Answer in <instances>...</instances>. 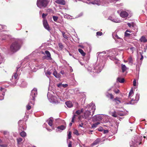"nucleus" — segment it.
<instances>
[{
  "label": "nucleus",
  "instance_id": "a211bd4d",
  "mask_svg": "<svg viewBox=\"0 0 147 147\" xmlns=\"http://www.w3.org/2000/svg\"><path fill=\"white\" fill-rule=\"evenodd\" d=\"M34 101L29 99V102L28 105L26 106V109L28 110H30L31 108V106L30 105H34Z\"/></svg>",
  "mask_w": 147,
  "mask_h": 147
},
{
  "label": "nucleus",
  "instance_id": "412c9836",
  "mask_svg": "<svg viewBox=\"0 0 147 147\" xmlns=\"http://www.w3.org/2000/svg\"><path fill=\"white\" fill-rule=\"evenodd\" d=\"M20 66L17 67V70L16 73H15L13 74V75L12 76V78L10 79L11 81H12L11 80L13 79V76L14 77L15 79H17L18 77V73L19 69L20 68Z\"/></svg>",
  "mask_w": 147,
  "mask_h": 147
},
{
  "label": "nucleus",
  "instance_id": "a878e982",
  "mask_svg": "<svg viewBox=\"0 0 147 147\" xmlns=\"http://www.w3.org/2000/svg\"><path fill=\"white\" fill-rule=\"evenodd\" d=\"M22 123L23 121L22 120H20L18 121V123L19 127V129H21L22 128L23 130H25L26 129V128H24L23 126H21Z\"/></svg>",
  "mask_w": 147,
  "mask_h": 147
},
{
  "label": "nucleus",
  "instance_id": "49530a36",
  "mask_svg": "<svg viewBox=\"0 0 147 147\" xmlns=\"http://www.w3.org/2000/svg\"><path fill=\"white\" fill-rule=\"evenodd\" d=\"M127 32H131L128 30H127L125 31V33L124 35H125V37H128L131 35L130 34L127 33Z\"/></svg>",
  "mask_w": 147,
  "mask_h": 147
},
{
  "label": "nucleus",
  "instance_id": "09e8293b",
  "mask_svg": "<svg viewBox=\"0 0 147 147\" xmlns=\"http://www.w3.org/2000/svg\"><path fill=\"white\" fill-rule=\"evenodd\" d=\"M0 90L1 93L4 92V93H5V92L6 91V90L3 88L1 87L0 88Z\"/></svg>",
  "mask_w": 147,
  "mask_h": 147
},
{
  "label": "nucleus",
  "instance_id": "a19ab883",
  "mask_svg": "<svg viewBox=\"0 0 147 147\" xmlns=\"http://www.w3.org/2000/svg\"><path fill=\"white\" fill-rule=\"evenodd\" d=\"M117 80L119 82L121 83H123L124 82V78H117Z\"/></svg>",
  "mask_w": 147,
  "mask_h": 147
},
{
  "label": "nucleus",
  "instance_id": "e2e57ef3",
  "mask_svg": "<svg viewBox=\"0 0 147 147\" xmlns=\"http://www.w3.org/2000/svg\"><path fill=\"white\" fill-rule=\"evenodd\" d=\"M44 65L42 63H41L38 65V67L39 68H41L43 67Z\"/></svg>",
  "mask_w": 147,
  "mask_h": 147
},
{
  "label": "nucleus",
  "instance_id": "c85d7f7f",
  "mask_svg": "<svg viewBox=\"0 0 147 147\" xmlns=\"http://www.w3.org/2000/svg\"><path fill=\"white\" fill-rule=\"evenodd\" d=\"M128 68L126 67L125 65L122 64H121V69L122 70V72L124 73Z\"/></svg>",
  "mask_w": 147,
  "mask_h": 147
},
{
  "label": "nucleus",
  "instance_id": "603ef678",
  "mask_svg": "<svg viewBox=\"0 0 147 147\" xmlns=\"http://www.w3.org/2000/svg\"><path fill=\"white\" fill-rule=\"evenodd\" d=\"M53 18L54 21L56 22L58 19V17L57 16H53Z\"/></svg>",
  "mask_w": 147,
  "mask_h": 147
},
{
  "label": "nucleus",
  "instance_id": "e433bc0d",
  "mask_svg": "<svg viewBox=\"0 0 147 147\" xmlns=\"http://www.w3.org/2000/svg\"><path fill=\"white\" fill-rule=\"evenodd\" d=\"M100 124L99 122H98L97 123L93 124L92 125L91 127L92 128H94L96 127L98 125Z\"/></svg>",
  "mask_w": 147,
  "mask_h": 147
},
{
  "label": "nucleus",
  "instance_id": "ea45409f",
  "mask_svg": "<svg viewBox=\"0 0 147 147\" xmlns=\"http://www.w3.org/2000/svg\"><path fill=\"white\" fill-rule=\"evenodd\" d=\"M5 95V93L4 92H1L0 93V100H2L4 99Z\"/></svg>",
  "mask_w": 147,
  "mask_h": 147
},
{
  "label": "nucleus",
  "instance_id": "39448f33",
  "mask_svg": "<svg viewBox=\"0 0 147 147\" xmlns=\"http://www.w3.org/2000/svg\"><path fill=\"white\" fill-rule=\"evenodd\" d=\"M49 3L48 0H37L36 5L39 8L44 9L47 6Z\"/></svg>",
  "mask_w": 147,
  "mask_h": 147
},
{
  "label": "nucleus",
  "instance_id": "6e6552de",
  "mask_svg": "<svg viewBox=\"0 0 147 147\" xmlns=\"http://www.w3.org/2000/svg\"><path fill=\"white\" fill-rule=\"evenodd\" d=\"M117 51L118 49H113L110 51L108 57H110L111 60H113L117 59L116 56L118 55Z\"/></svg>",
  "mask_w": 147,
  "mask_h": 147
},
{
  "label": "nucleus",
  "instance_id": "680f3d73",
  "mask_svg": "<svg viewBox=\"0 0 147 147\" xmlns=\"http://www.w3.org/2000/svg\"><path fill=\"white\" fill-rule=\"evenodd\" d=\"M133 84L134 86H136V80L135 79L134 80L133 82Z\"/></svg>",
  "mask_w": 147,
  "mask_h": 147
},
{
  "label": "nucleus",
  "instance_id": "f03ea898",
  "mask_svg": "<svg viewBox=\"0 0 147 147\" xmlns=\"http://www.w3.org/2000/svg\"><path fill=\"white\" fill-rule=\"evenodd\" d=\"M84 109L85 112L83 116V117L89 120L94 114L96 109L95 105L93 103H91L85 107Z\"/></svg>",
  "mask_w": 147,
  "mask_h": 147
},
{
  "label": "nucleus",
  "instance_id": "aec40b11",
  "mask_svg": "<svg viewBox=\"0 0 147 147\" xmlns=\"http://www.w3.org/2000/svg\"><path fill=\"white\" fill-rule=\"evenodd\" d=\"M29 58L28 56H27L22 61V62L21 63L22 65H23L22 67H24V65L26 63L29 61Z\"/></svg>",
  "mask_w": 147,
  "mask_h": 147
},
{
  "label": "nucleus",
  "instance_id": "ddd939ff",
  "mask_svg": "<svg viewBox=\"0 0 147 147\" xmlns=\"http://www.w3.org/2000/svg\"><path fill=\"white\" fill-rule=\"evenodd\" d=\"M86 3H87L89 4H92L93 5H102L104 6H106L105 4H103L100 1V0H95L92 2H90L89 3H88L87 2H86Z\"/></svg>",
  "mask_w": 147,
  "mask_h": 147
},
{
  "label": "nucleus",
  "instance_id": "2eb2a0df",
  "mask_svg": "<svg viewBox=\"0 0 147 147\" xmlns=\"http://www.w3.org/2000/svg\"><path fill=\"white\" fill-rule=\"evenodd\" d=\"M103 118L102 116L99 115H97L94 116L92 118L93 121H100Z\"/></svg>",
  "mask_w": 147,
  "mask_h": 147
},
{
  "label": "nucleus",
  "instance_id": "cd10ccee",
  "mask_svg": "<svg viewBox=\"0 0 147 147\" xmlns=\"http://www.w3.org/2000/svg\"><path fill=\"white\" fill-rule=\"evenodd\" d=\"M112 36L113 38L114 39L115 41L121 38L115 33H113L112 34Z\"/></svg>",
  "mask_w": 147,
  "mask_h": 147
},
{
  "label": "nucleus",
  "instance_id": "473e14b6",
  "mask_svg": "<svg viewBox=\"0 0 147 147\" xmlns=\"http://www.w3.org/2000/svg\"><path fill=\"white\" fill-rule=\"evenodd\" d=\"M53 74L57 78H59L60 77V75L58 74L55 69L53 72Z\"/></svg>",
  "mask_w": 147,
  "mask_h": 147
},
{
  "label": "nucleus",
  "instance_id": "dca6fc26",
  "mask_svg": "<svg viewBox=\"0 0 147 147\" xmlns=\"http://www.w3.org/2000/svg\"><path fill=\"white\" fill-rule=\"evenodd\" d=\"M78 46L84 49L85 50H86V51L88 52H90L91 51V46L89 45H87L86 47H84L83 45H79Z\"/></svg>",
  "mask_w": 147,
  "mask_h": 147
},
{
  "label": "nucleus",
  "instance_id": "c03bdc74",
  "mask_svg": "<svg viewBox=\"0 0 147 147\" xmlns=\"http://www.w3.org/2000/svg\"><path fill=\"white\" fill-rule=\"evenodd\" d=\"M27 85V84L26 82H23L21 83L20 85V86L22 87H26Z\"/></svg>",
  "mask_w": 147,
  "mask_h": 147
},
{
  "label": "nucleus",
  "instance_id": "79ce46f5",
  "mask_svg": "<svg viewBox=\"0 0 147 147\" xmlns=\"http://www.w3.org/2000/svg\"><path fill=\"white\" fill-rule=\"evenodd\" d=\"M20 136L23 137H24L26 136V133L24 131H22V132L20 133Z\"/></svg>",
  "mask_w": 147,
  "mask_h": 147
},
{
  "label": "nucleus",
  "instance_id": "4d7b16f0",
  "mask_svg": "<svg viewBox=\"0 0 147 147\" xmlns=\"http://www.w3.org/2000/svg\"><path fill=\"white\" fill-rule=\"evenodd\" d=\"M59 47L61 48L62 49L63 48V45L61 43H59L58 44Z\"/></svg>",
  "mask_w": 147,
  "mask_h": 147
},
{
  "label": "nucleus",
  "instance_id": "0e129e2a",
  "mask_svg": "<svg viewBox=\"0 0 147 147\" xmlns=\"http://www.w3.org/2000/svg\"><path fill=\"white\" fill-rule=\"evenodd\" d=\"M76 116V115H74L72 117V119H71V122H74V119L75 118V117Z\"/></svg>",
  "mask_w": 147,
  "mask_h": 147
},
{
  "label": "nucleus",
  "instance_id": "20e7f679",
  "mask_svg": "<svg viewBox=\"0 0 147 147\" xmlns=\"http://www.w3.org/2000/svg\"><path fill=\"white\" fill-rule=\"evenodd\" d=\"M6 28V26L0 24V39L2 40H5L9 37V35L6 34L7 33L6 31L1 30L2 29H5Z\"/></svg>",
  "mask_w": 147,
  "mask_h": 147
},
{
  "label": "nucleus",
  "instance_id": "4c0bfd02",
  "mask_svg": "<svg viewBox=\"0 0 147 147\" xmlns=\"http://www.w3.org/2000/svg\"><path fill=\"white\" fill-rule=\"evenodd\" d=\"M83 111V109H82L81 110H78L77 111H76L75 113L78 115H80L81 114V113H82Z\"/></svg>",
  "mask_w": 147,
  "mask_h": 147
},
{
  "label": "nucleus",
  "instance_id": "8fccbe9b",
  "mask_svg": "<svg viewBox=\"0 0 147 147\" xmlns=\"http://www.w3.org/2000/svg\"><path fill=\"white\" fill-rule=\"evenodd\" d=\"M64 17L65 18H69L70 16L69 15L67 14L66 13L63 14Z\"/></svg>",
  "mask_w": 147,
  "mask_h": 147
},
{
  "label": "nucleus",
  "instance_id": "c756f323",
  "mask_svg": "<svg viewBox=\"0 0 147 147\" xmlns=\"http://www.w3.org/2000/svg\"><path fill=\"white\" fill-rule=\"evenodd\" d=\"M140 41L141 42H147V39L144 36H142L140 40Z\"/></svg>",
  "mask_w": 147,
  "mask_h": 147
},
{
  "label": "nucleus",
  "instance_id": "f3484780",
  "mask_svg": "<svg viewBox=\"0 0 147 147\" xmlns=\"http://www.w3.org/2000/svg\"><path fill=\"white\" fill-rule=\"evenodd\" d=\"M142 63V61L137 60V63H136V70L138 71H140V67Z\"/></svg>",
  "mask_w": 147,
  "mask_h": 147
},
{
  "label": "nucleus",
  "instance_id": "b1692460",
  "mask_svg": "<svg viewBox=\"0 0 147 147\" xmlns=\"http://www.w3.org/2000/svg\"><path fill=\"white\" fill-rule=\"evenodd\" d=\"M53 118L50 117L47 120V122L49 126L52 127L53 125Z\"/></svg>",
  "mask_w": 147,
  "mask_h": 147
},
{
  "label": "nucleus",
  "instance_id": "1a4fd4ad",
  "mask_svg": "<svg viewBox=\"0 0 147 147\" xmlns=\"http://www.w3.org/2000/svg\"><path fill=\"white\" fill-rule=\"evenodd\" d=\"M47 15V14L43 13L42 14V17L43 19V24L44 27L49 31L51 30L48 24L47 21V20L45 19L46 16Z\"/></svg>",
  "mask_w": 147,
  "mask_h": 147
},
{
  "label": "nucleus",
  "instance_id": "5701e85b",
  "mask_svg": "<svg viewBox=\"0 0 147 147\" xmlns=\"http://www.w3.org/2000/svg\"><path fill=\"white\" fill-rule=\"evenodd\" d=\"M66 127V125H62L60 126H58L57 128L58 129H56V131L57 132L59 131L60 130L62 131L65 129Z\"/></svg>",
  "mask_w": 147,
  "mask_h": 147
},
{
  "label": "nucleus",
  "instance_id": "a18cd8bd",
  "mask_svg": "<svg viewBox=\"0 0 147 147\" xmlns=\"http://www.w3.org/2000/svg\"><path fill=\"white\" fill-rule=\"evenodd\" d=\"M134 94V92L133 90L132 89H131V90H130L129 93V94L128 96V97L129 98H130V97H131L133 96Z\"/></svg>",
  "mask_w": 147,
  "mask_h": 147
},
{
  "label": "nucleus",
  "instance_id": "f704fd0d",
  "mask_svg": "<svg viewBox=\"0 0 147 147\" xmlns=\"http://www.w3.org/2000/svg\"><path fill=\"white\" fill-rule=\"evenodd\" d=\"M113 100H114L117 104H119V103L121 102V101L119 100V98L117 97L113 99Z\"/></svg>",
  "mask_w": 147,
  "mask_h": 147
},
{
  "label": "nucleus",
  "instance_id": "72a5a7b5",
  "mask_svg": "<svg viewBox=\"0 0 147 147\" xmlns=\"http://www.w3.org/2000/svg\"><path fill=\"white\" fill-rule=\"evenodd\" d=\"M4 61V57L0 54V64L2 63Z\"/></svg>",
  "mask_w": 147,
  "mask_h": 147
},
{
  "label": "nucleus",
  "instance_id": "bf43d9fd",
  "mask_svg": "<svg viewBox=\"0 0 147 147\" xmlns=\"http://www.w3.org/2000/svg\"><path fill=\"white\" fill-rule=\"evenodd\" d=\"M62 84L61 83H60L59 84H57V86L59 88H61L62 87Z\"/></svg>",
  "mask_w": 147,
  "mask_h": 147
},
{
  "label": "nucleus",
  "instance_id": "2f4dec72",
  "mask_svg": "<svg viewBox=\"0 0 147 147\" xmlns=\"http://www.w3.org/2000/svg\"><path fill=\"white\" fill-rule=\"evenodd\" d=\"M128 64L131 65H132L133 64V61L132 58L131 57H130L128 58Z\"/></svg>",
  "mask_w": 147,
  "mask_h": 147
},
{
  "label": "nucleus",
  "instance_id": "6ab92c4d",
  "mask_svg": "<svg viewBox=\"0 0 147 147\" xmlns=\"http://www.w3.org/2000/svg\"><path fill=\"white\" fill-rule=\"evenodd\" d=\"M115 42L119 44L121 46H123V40L121 38L115 40Z\"/></svg>",
  "mask_w": 147,
  "mask_h": 147
},
{
  "label": "nucleus",
  "instance_id": "58836bf2",
  "mask_svg": "<svg viewBox=\"0 0 147 147\" xmlns=\"http://www.w3.org/2000/svg\"><path fill=\"white\" fill-rule=\"evenodd\" d=\"M100 141V139H97L92 144V146L97 144Z\"/></svg>",
  "mask_w": 147,
  "mask_h": 147
},
{
  "label": "nucleus",
  "instance_id": "4468645a",
  "mask_svg": "<svg viewBox=\"0 0 147 147\" xmlns=\"http://www.w3.org/2000/svg\"><path fill=\"white\" fill-rule=\"evenodd\" d=\"M128 11H122L120 13L119 11H117V13L119 14L120 13V16L123 18H126L128 16L129 12L128 13Z\"/></svg>",
  "mask_w": 147,
  "mask_h": 147
},
{
  "label": "nucleus",
  "instance_id": "37998d69",
  "mask_svg": "<svg viewBox=\"0 0 147 147\" xmlns=\"http://www.w3.org/2000/svg\"><path fill=\"white\" fill-rule=\"evenodd\" d=\"M134 23L133 22L128 23L127 24L128 26L131 28L133 27L134 25Z\"/></svg>",
  "mask_w": 147,
  "mask_h": 147
},
{
  "label": "nucleus",
  "instance_id": "338daca9",
  "mask_svg": "<svg viewBox=\"0 0 147 147\" xmlns=\"http://www.w3.org/2000/svg\"><path fill=\"white\" fill-rule=\"evenodd\" d=\"M116 112L115 111H114L113 113H112V116L115 117H117V115L116 113Z\"/></svg>",
  "mask_w": 147,
  "mask_h": 147
},
{
  "label": "nucleus",
  "instance_id": "864d4df0",
  "mask_svg": "<svg viewBox=\"0 0 147 147\" xmlns=\"http://www.w3.org/2000/svg\"><path fill=\"white\" fill-rule=\"evenodd\" d=\"M74 134L77 136L79 135V134L78 133V131L77 130H74Z\"/></svg>",
  "mask_w": 147,
  "mask_h": 147
},
{
  "label": "nucleus",
  "instance_id": "6e6d98bb",
  "mask_svg": "<svg viewBox=\"0 0 147 147\" xmlns=\"http://www.w3.org/2000/svg\"><path fill=\"white\" fill-rule=\"evenodd\" d=\"M96 34L97 36H101L102 34V32H98Z\"/></svg>",
  "mask_w": 147,
  "mask_h": 147
},
{
  "label": "nucleus",
  "instance_id": "393cba45",
  "mask_svg": "<svg viewBox=\"0 0 147 147\" xmlns=\"http://www.w3.org/2000/svg\"><path fill=\"white\" fill-rule=\"evenodd\" d=\"M55 2L59 4L65 5V1L64 0H56Z\"/></svg>",
  "mask_w": 147,
  "mask_h": 147
},
{
  "label": "nucleus",
  "instance_id": "69168bd1",
  "mask_svg": "<svg viewBox=\"0 0 147 147\" xmlns=\"http://www.w3.org/2000/svg\"><path fill=\"white\" fill-rule=\"evenodd\" d=\"M83 13L82 12H81L78 15L77 18H78V17H80L82 16H83Z\"/></svg>",
  "mask_w": 147,
  "mask_h": 147
},
{
  "label": "nucleus",
  "instance_id": "774afa93",
  "mask_svg": "<svg viewBox=\"0 0 147 147\" xmlns=\"http://www.w3.org/2000/svg\"><path fill=\"white\" fill-rule=\"evenodd\" d=\"M63 37L66 39H67L68 38V37L67 36V35L66 34H65L63 36Z\"/></svg>",
  "mask_w": 147,
  "mask_h": 147
},
{
  "label": "nucleus",
  "instance_id": "0eeeda50",
  "mask_svg": "<svg viewBox=\"0 0 147 147\" xmlns=\"http://www.w3.org/2000/svg\"><path fill=\"white\" fill-rule=\"evenodd\" d=\"M47 96L49 102L53 104H56L58 103L57 98L56 96H53L50 93L48 92Z\"/></svg>",
  "mask_w": 147,
  "mask_h": 147
},
{
  "label": "nucleus",
  "instance_id": "7c9ffc66",
  "mask_svg": "<svg viewBox=\"0 0 147 147\" xmlns=\"http://www.w3.org/2000/svg\"><path fill=\"white\" fill-rule=\"evenodd\" d=\"M108 19L115 23L118 22V21L117 19L114 18L111 16H109Z\"/></svg>",
  "mask_w": 147,
  "mask_h": 147
},
{
  "label": "nucleus",
  "instance_id": "9d476101",
  "mask_svg": "<svg viewBox=\"0 0 147 147\" xmlns=\"http://www.w3.org/2000/svg\"><path fill=\"white\" fill-rule=\"evenodd\" d=\"M37 95V89L36 88H34L31 91L29 99L35 101V97Z\"/></svg>",
  "mask_w": 147,
  "mask_h": 147
},
{
  "label": "nucleus",
  "instance_id": "f8f14e48",
  "mask_svg": "<svg viewBox=\"0 0 147 147\" xmlns=\"http://www.w3.org/2000/svg\"><path fill=\"white\" fill-rule=\"evenodd\" d=\"M42 53L43 55H46L43 56V59H46L48 60H52V59L51 57V54L49 51L46 50L45 52L42 51Z\"/></svg>",
  "mask_w": 147,
  "mask_h": 147
},
{
  "label": "nucleus",
  "instance_id": "c9c22d12",
  "mask_svg": "<svg viewBox=\"0 0 147 147\" xmlns=\"http://www.w3.org/2000/svg\"><path fill=\"white\" fill-rule=\"evenodd\" d=\"M79 52L83 56H84L86 55V53H84L83 51L80 49H78Z\"/></svg>",
  "mask_w": 147,
  "mask_h": 147
},
{
  "label": "nucleus",
  "instance_id": "9b49d317",
  "mask_svg": "<svg viewBox=\"0 0 147 147\" xmlns=\"http://www.w3.org/2000/svg\"><path fill=\"white\" fill-rule=\"evenodd\" d=\"M140 95L138 93L136 94L135 99L133 98L130 101L127 103V104L134 105V104L137 103L139 99Z\"/></svg>",
  "mask_w": 147,
  "mask_h": 147
},
{
  "label": "nucleus",
  "instance_id": "423d86ee",
  "mask_svg": "<svg viewBox=\"0 0 147 147\" xmlns=\"http://www.w3.org/2000/svg\"><path fill=\"white\" fill-rule=\"evenodd\" d=\"M141 144L140 142V139L136 136L134 137V139H132L129 142V144L131 147H136L138 145H140Z\"/></svg>",
  "mask_w": 147,
  "mask_h": 147
},
{
  "label": "nucleus",
  "instance_id": "052dcab7",
  "mask_svg": "<svg viewBox=\"0 0 147 147\" xmlns=\"http://www.w3.org/2000/svg\"><path fill=\"white\" fill-rule=\"evenodd\" d=\"M98 130L100 131H101L103 130V128L101 127H99L97 129Z\"/></svg>",
  "mask_w": 147,
  "mask_h": 147
},
{
  "label": "nucleus",
  "instance_id": "f257e3e1",
  "mask_svg": "<svg viewBox=\"0 0 147 147\" xmlns=\"http://www.w3.org/2000/svg\"><path fill=\"white\" fill-rule=\"evenodd\" d=\"M104 66V65L102 63V60L101 59L99 63L94 64L93 66L88 67L87 70L92 76L94 77L101 71Z\"/></svg>",
  "mask_w": 147,
  "mask_h": 147
},
{
  "label": "nucleus",
  "instance_id": "de8ad7c7",
  "mask_svg": "<svg viewBox=\"0 0 147 147\" xmlns=\"http://www.w3.org/2000/svg\"><path fill=\"white\" fill-rule=\"evenodd\" d=\"M107 96L108 97H110L111 99H113L114 98L113 96L111 94L108 93Z\"/></svg>",
  "mask_w": 147,
  "mask_h": 147
},
{
  "label": "nucleus",
  "instance_id": "bb28decb",
  "mask_svg": "<svg viewBox=\"0 0 147 147\" xmlns=\"http://www.w3.org/2000/svg\"><path fill=\"white\" fill-rule=\"evenodd\" d=\"M65 104L67 107L69 108H71L73 106V105L72 102L70 101H68L66 102Z\"/></svg>",
  "mask_w": 147,
  "mask_h": 147
},
{
  "label": "nucleus",
  "instance_id": "7ed1b4c3",
  "mask_svg": "<svg viewBox=\"0 0 147 147\" xmlns=\"http://www.w3.org/2000/svg\"><path fill=\"white\" fill-rule=\"evenodd\" d=\"M22 41L20 39H15L11 45L10 49L11 51L15 52L18 51L21 47Z\"/></svg>",
  "mask_w": 147,
  "mask_h": 147
},
{
  "label": "nucleus",
  "instance_id": "5fc2aeb1",
  "mask_svg": "<svg viewBox=\"0 0 147 147\" xmlns=\"http://www.w3.org/2000/svg\"><path fill=\"white\" fill-rule=\"evenodd\" d=\"M17 140L18 143H19L22 141V139L21 138H19L17 139Z\"/></svg>",
  "mask_w": 147,
  "mask_h": 147
},
{
  "label": "nucleus",
  "instance_id": "13d9d810",
  "mask_svg": "<svg viewBox=\"0 0 147 147\" xmlns=\"http://www.w3.org/2000/svg\"><path fill=\"white\" fill-rule=\"evenodd\" d=\"M51 72L49 71H47L45 73V75L46 76H47L48 75H50L51 74Z\"/></svg>",
  "mask_w": 147,
  "mask_h": 147
},
{
  "label": "nucleus",
  "instance_id": "3c124183",
  "mask_svg": "<svg viewBox=\"0 0 147 147\" xmlns=\"http://www.w3.org/2000/svg\"><path fill=\"white\" fill-rule=\"evenodd\" d=\"M118 115L121 116H123L125 115V113L123 112H120L118 113Z\"/></svg>",
  "mask_w": 147,
  "mask_h": 147
},
{
  "label": "nucleus",
  "instance_id": "4be33fe9",
  "mask_svg": "<svg viewBox=\"0 0 147 147\" xmlns=\"http://www.w3.org/2000/svg\"><path fill=\"white\" fill-rule=\"evenodd\" d=\"M106 53V52L105 51H103L102 52H98L97 53V59H101L102 57L104 56L103 55H104Z\"/></svg>",
  "mask_w": 147,
  "mask_h": 147
}]
</instances>
